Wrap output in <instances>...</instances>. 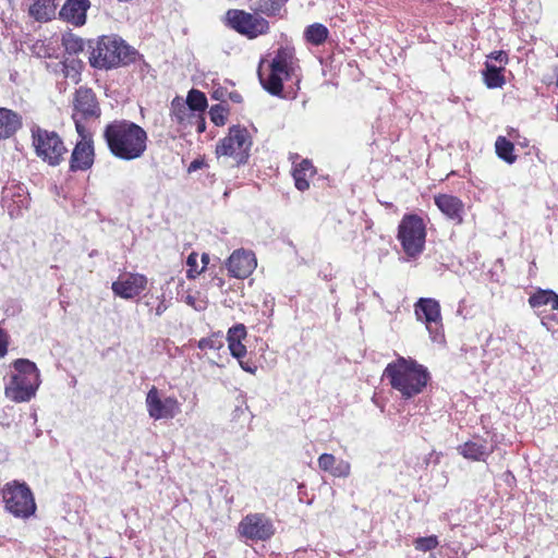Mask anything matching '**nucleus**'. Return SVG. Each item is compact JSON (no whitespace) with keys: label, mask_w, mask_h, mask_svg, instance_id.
I'll use <instances>...</instances> for the list:
<instances>
[{"label":"nucleus","mask_w":558,"mask_h":558,"mask_svg":"<svg viewBox=\"0 0 558 558\" xmlns=\"http://www.w3.org/2000/svg\"><path fill=\"white\" fill-rule=\"evenodd\" d=\"M104 138L109 151L121 160L138 159L147 149V132L130 120H113L108 123L104 129Z\"/></svg>","instance_id":"nucleus-1"},{"label":"nucleus","mask_w":558,"mask_h":558,"mask_svg":"<svg viewBox=\"0 0 558 558\" xmlns=\"http://www.w3.org/2000/svg\"><path fill=\"white\" fill-rule=\"evenodd\" d=\"M383 377L403 400H410L422 393L432 378L426 366L412 357L400 355L387 364Z\"/></svg>","instance_id":"nucleus-2"},{"label":"nucleus","mask_w":558,"mask_h":558,"mask_svg":"<svg viewBox=\"0 0 558 558\" xmlns=\"http://www.w3.org/2000/svg\"><path fill=\"white\" fill-rule=\"evenodd\" d=\"M89 64L95 69L110 70L134 63L136 49L117 35H104L88 41Z\"/></svg>","instance_id":"nucleus-3"},{"label":"nucleus","mask_w":558,"mask_h":558,"mask_svg":"<svg viewBox=\"0 0 558 558\" xmlns=\"http://www.w3.org/2000/svg\"><path fill=\"white\" fill-rule=\"evenodd\" d=\"M14 373L5 386V396L14 402H27L35 397L40 385V374L36 364L26 359L13 363Z\"/></svg>","instance_id":"nucleus-4"},{"label":"nucleus","mask_w":558,"mask_h":558,"mask_svg":"<svg viewBox=\"0 0 558 558\" xmlns=\"http://www.w3.org/2000/svg\"><path fill=\"white\" fill-rule=\"evenodd\" d=\"M294 52L291 48L281 47L265 70H258V77L263 87L271 95L279 96L282 92L283 80L289 78L294 71Z\"/></svg>","instance_id":"nucleus-5"},{"label":"nucleus","mask_w":558,"mask_h":558,"mask_svg":"<svg viewBox=\"0 0 558 558\" xmlns=\"http://www.w3.org/2000/svg\"><path fill=\"white\" fill-rule=\"evenodd\" d=\"M4 509L15 518L28 519L36 511V502L28 485L20 481H11L1 488Z\"/></svg>","instance_id":"nucleus-6"},{"label":"nucleus","mask_w":558,"mask_h":558,"mask_svg":"<svg viewBox=\"0 0 558 558\" xmlns=\"http://www.w3.org/2000/svg\"><path fill=\"white\" fill-rule=\"evenodd\" d=\"M397 239L409 258H416L425 248L426 225L415 214L404 215L398 227Z\"/></svg>","instance_id":"nucleus-7"},{"label":"nucleus","mask_w":558,"mask_h":558,"mask_svg":"<svg viewBox=\"0 0 558 558\" xmlns=\"http://www.w3.org/2000/svg\"><path fill=\"white\" fill-rule=\"evenodd\" d=\"M252 144L248 130L241 125H233L229 129L228 135L217 144L216 155L232 158L239 166L247 162Z\"/></svg>","instance_id":"nucleus-8"},{"label":"nucleus","mask_w":558,"mask_h":558,"mask_svg":"<svg viewBox=\"0 0 558 558\" xmlns=\"http://www.w3.org/2000/svg\"><path fill=\"white\" fill-rule=\"evenodd\" d=\"M226 25L247 39H255L267 35L270 31L269 22L258 12H246L239 9H230L225 15Z\"/></svg>","instance_id":"nucleus-9"},{"label":"nucleus","mask_w":558,"mask_h":558,"mask_svg":"<svg viewBox=\"0 0 558 558\" xmlns=\"http://www.w3.org/2000/svg\"><path fill=\"white\" fill-rule=\"evenodd\" d=\"M31 132L36 155L50 166H58L68 151L60 135L38 125H34Z\"/></svg>","instance_id":"nucleus-10"},{"label":"nucleus","mask_w":558,"mask_h":558,"mask_svg":"<svg viewBox=\"0 0 558 558\" xmlns=\"http://www.w3.org/2000/svg\"><path fill=\"white\" fill-rule=\"evenodd\" d=\"M417 320L423 322L433 341L444 340L440 304L435 299L421 298L414 304Z\"/></svg>","instance_id":"nucleus-11"},{"label":"nucleus","mask_w":558,"mask_h":558,"mask_svg":"<svg viewBox=\"0 0 558 558\" xmlns=\"http://www.w3.org/2000/svg\"><path fill=\"white\" fill-rule=\"evenodd\" d=\"M76 131L81 140L76 143L70 158V170L73 172L90 169L95 159L93 138L82 122L76 121Z\"/></svg>","instance_id":"nucleus-12"},{"label":"nucleus","mask_w":558,"mask_h":558,"mask_svg":"<svg viewBox=\"0 0 558 558\" xmlns=\"http://www.w3.org/2000/svg\"><path fill=\"white\" fill-rule=\"evenodd\" d=\"M238 532L248 541H267L275 534V526L265 514L250 513L239 523Z\"/></svg>","instance_id":"nucleus-13"},{"label":"nucleus","mask_w":558,"mask_h":558,"mask_svg":"<svg viewBox=\"0 0 558 558\" xmlns=\"http://www.w3.org/2000/svg\"><path fill=\"white\" fill-rule=\"evenodd\" d=\"M146 408L154 420L173 418L180 412V403L174 397L161 398L158 389L153 386L146 396Z\"/></svg>","instance_id":"nucleus-14"},{"label":"nucleus","mask_w":558,"mask_h":558,"mask_svg":"<svg viewBox=\"0 0 558 558\" xmlns=\"http://www.w3.org/2000/svg\"><path fill=\"white\" fill-rule=\"evenodd\" d=\"M147 287V278L142 274L126 272L112 282L114 295L130 300L138 296Z\"/></svg>","instance_id":"nucleus-15"},{"label":"nucleus","mask_w":558,"mask_h":558,"mask_svg":"<svg viewBox=\"0 0 558 558\" xmlns=\"http://www.w3.org/2000/svg\"><path fill=\"white\" fill-rule=\"evenodd\" d=\"M495 449L496 442L494 439L488 440L480 435L473 436L471 439L457 447L458 453L464 459L482 462H485Z\"/></svg>","instance_id":"nucleus-16"},{"label":"nucleus","mask_w":558,"mask_h":558,"mask_svg":"<svg viewBox=\"0 0 558 558\" xmlns=\"http://www.w3.org/2000/svg\"><path fill=\"white\" fill-rule=\"evenodd\" d=\"M100 108L94 92L90 88L81 87L76 90L74 97V121L98 118Z\"/></svg>","instance_id":"nucleus-17"},{"label":"nucleus","mask_w":558,"mask_h":558,"mask_svg":"<svg viewBox=\"0 0 558 558\" xmlns=\"http://www.w3.org/2000/svg\"><path fill=\"white\" fill-rule=\"evenodd\" d=\"M257 262L252 251L235 250L227 260V269L231 277L238 279L247 278L256 268Z\"/></svg>","instance_id":"nucleus-18"},{"label":"nucleus","mask_w":558,"mask_h":558,"mask_svg":"<svg viewBox=\"0 0 558 558\" xmlns=\"http://www.w3.org/2000/svg\"><path fill=\"white\" fill-rule=\"evenodd\" d=\"M2 202L11 216H19L21 210L28 206L29 195L23 184L12 182L3 187Z\"/></svg>","instance_id":"nucleus-19"},{"label":"nucleus","mask_w":558,"mask_h":558,"mask_svg":"<svg viewBox=\"0 0 558 558\" xmlns=\"http://www.w3.org/2000/svg\"><path fill=\"white\" fill-rule=\"evenodd\" d=\"M89 8V0H65L59 11V17L74 26H83Z\"/></svg>","instance_id":"nucleus-20"},{"label":"nucleus","mask_w":558,"mask_h":558,"mask_svg":"<svg viewBox=\"0 0 558 558\" xmlns=\"http://www.w3.org/2000/svg\"><path fill=\"white\" fill-rule=\"evenodd\" d=\"M434 202L447 218L456 223L463 221L464 204L459 197L450 194H438L434 197Z\"/></svg>","instance_id":"nucleus-21"},{"label":"nucleus","mask_w":558,"mask_h":558,"mask_svg":"<svg viewBox=\"0 0 558 558\" xmlns=\"http://www.w3.org/2000/svg\"><path fill=\"white\" fill-rule=\"evenodd\" d=\"M514 19L522 23L536 22L539 14L538 0H512Z\"/></svg>","instance_id":"nucleus-22"},{"label":"nucleus","mask_w":558,"mask_h":558,"mask_svg":"<svg viewBox=\"0 0 558 558\" xmlns=\"http://www.w3.org/2000/svg\"><path fill=\"white\" fill-rule=\"evenodd\" d=\"M529 304L539 316L544 313L545 306L558 311V294L553 290L538 289L530 295Z\"/></svg>","instance_id":"nucleus-23"},{"label":"nucleus","mask_w":558,"mask_h":558,"mask_svg":"<svg viewBox=\"0 0 558 558\" xmlns=\"http://www.w3.org/2000/svg\"><path fill=\"white\" fill-rule=\"evenodd\" d=\"M59 0H34L28 14L37 22H48L56 17Z\"/></svg>","instance_id":"nucleus-24"},{"label":"nucleus","mask_w":558,"mask_h":558,"mask_svg":"<svg viewBox=\"0 0 558 558\" xmlns=\"http://www.w3.org/2000/svg\"><path fill=\"white\" fill-rule=\"evenodd\" d=\"M22 126V118L19 113L0 108V140L11 137Z\"/></svg>","instance_id":"nucleus-25"},{"label":"nucleus","mask_w":558,"mask_h":558,"mask_svg":"<svg viewBox=\"0 0 558 558\" xmlns=\"http://www.w3.org/2000/svg\"><path fill=\"white\" fill-rule=\"evenodd\" d=\"M314 174L315 168L310 160L304 159L300 163L295 165L292 172L295 187L302 192L307 190L310 187L308 178Z\"/></svg>","instance_id":"nucleus-26"},{"label":"nucleus","mask_w":558,"mask_h":558,"mask_svg":"<svg viewBox=\"0 0 558 558\" xmlns=\"http://www.w3.org/2000/svg\"><path fill=\"white\" fill-rule=\"evenodd\" d=\"M504 68L496 66L489 61L485 62V69L483 71L484 82L489 88L501 87L505 84V77L502 75Z\"/></svg>","instance_id":"nucleus-27"},{"label":"nucleus","mask_w":558,"mask_h":558,"mask_svg":"<svg viewBox=\"0 0 558 558\" xmlns=\"http://www.w3.org/2000/svg\"><path fill=\"white\" fill-rule=\"evenodd\" d=\"M288 0H256L254 10L268 17L277 16Z\"/></svg>","instance_id":"nucleus-28"},{"label":"nucleus","mask_w":558,"mask_h":558,"mask_svg":"<svg viewBox=\"0 0 558 558\" xmlns=\"http://www.w3.org/2000/svg\"><path fill=\"white\" fill-rule=\"evenodd\" d=\"M328 28L320 23H314L307 26L304 32L306 40L314 46L324 44L328 38Z\"/></svg>","instance_id":"nucleus-29"},{"label":"nucleus","mask_w":558,"mask_h":558,"mask_svg":"<svg viewBox=\"0 0 558 558\" xmlns=\"http://www.w3.org/2000/svg\"><path fill=\"white\" fill-rule=\"evenodd\" d=\"M495 149L497 156L507 163L512 165L517 160V156L513 154L514 145L505 136L497 137Z\"/></svg>","instance_id":"nucleus-30"},{"label":"nucleus","mask_w":558,"mask_h":558,"mask_svg":"<svg viewBox=\"0 0 558 558\" xmlns=\"http://www.w3.org/2000/svg\"><path fill=\"white\" fill-rule=\"evenodd\" d=\"M62 46L68 53L76 54L84 50L85 43L81 37L66 33L62 36Z\"/></svg>","instance_id":"nucleus-31"},{"label":"nucleus","mask_w":558,"mask_h":558,"mask_svg":"<svg viewBox=\"0 0 558 558\" xmlns=\"http://www.w3.org/2000/svg\"><path fill=\"white\" fill-rule=\"evenodd\" d=\"M186 105L193 111H204L207 107L205 94L197 89H191L187 94Z\"/></svg>","instance_id":"nucleus-32"},{"label":"nucleus","mask_w":558,"mask_h":558,"mask_svg":"<svg viewBox=\"0 0 558 558\" xmlns=\"http://www.w3.org/2000/svg\"><path fill=\"white\" fill-rule=\"evenodd\" d=\"M82 63L76 60L70 62H63L62 73L66 78H71L73 83H78L81 75Z\"/></svg>","instance_id":"nucleus-33"},{"label":"nucleus","mask_w":558,"mask_h":558,"mask_svg":"<svg viewBox=\"0 0 558 558\" xmlns=\"http://www.w3.org/2000/svg\"><path fill=\"white\" fill-rule=\"evenodd\" d=\"M228 110L222 105H215L209 110L210 120L217 126H222L227 121Z\"/></svg>","instance_id":"nucleus-34"},{"label":"nucleus","mask_w":558,"mask_h":558,"mask_svg":"<svg viewBox=\"0 0 558 558\" xmlns=\"http://www.w3.org/2000/svg\"><path fill=\"white\" fill-rule=\"evenodd\" d=\"M197 259H198V255L195 252L191 253L187 256V259H186V266H187L186 277L189 279H195L199 274H202L205 270V266H203L202 268H198Z\"/></svg>","instance_id":"nucleus-35"},{"label":"nucleus","mask_w":558,"mask_h":558,"mask_svg":"<svg viewBox=\"0 0 558 558\" xmlns=\"http://www.w3.org/2000/svg\"><path fill=\"white\" fill-rule=\"evenodd\" d=\"M439 542L437 536H426V537H418L414 542V546L417 550L421 551H428L438 546Z\"/></svg>","instance_id":"nucleus-36"},{"label":"nucleus","mask_w":558,"mask_h":558,"mask_svg":"<svg viewBox=\"0 0 558 558\" xmlns=\"http://www.w3.org/2000/svg\"><path fill=\"white\" fill-rule=\"evenodd\" d=\"M246 337V328L243 324H236L228 330L227 341H242Z\"/></svg>","instance_id":"nucleus-37"},{"label":"nucleus","mask_w":558,"mask_h":558,"mask_svg":"<svg viewBox=\"0 0 558 558\" xmlns=\"http://www.w3.org/2000/svg\"><path fill=\"white\" fill-rule=\"evenodd\" d=\"M351 465L348 461L337 460L330 474L336 477H348L350 475Z\"/></svg>","instance_id":"nucleus-38"},{"label":"nucleus","mask_w":558,"mask_h":558,"mask_svg":"<svg viewBox=\"0 0 558 558\" xmlns=\"http://www.w3.org/2000/svg\"><path fill=\"white\" fill-rule=\"evenodd\" d=\"M336 462H337L336 457L333 454H330V453H323L318 458V466H319V469H322L325 472H329L330 473L331 470L333 469Z\"/></svg>","instance_id":"nucleus-39"},{"label":"nucleus","mask_w":558,"mask_h":558,"mask_svg":"<svg viewBox=\"0 0 558 558\" xmlns=\"http://www.w3.org/2000/svg\"><path fill=\"white\" fill-rule=\"evenodd\" d=\"M230 353L236 360L243 359L246 355V347L242 341L228 342Z\"/></svg>","instance_id":"nucleus-40"},{"label":"nucleus","mask_w":558,"mask_h":558,"mask_svg":"<svg viewBox=\"0 0 558 558\" xmlns=\"http://www.w3.org/2000/svg\"><path fill=\"white\" fill-rule=\"evenodd\" d=\"M222 343L217 340V339H214V338H202L199 341H198V348L201 350H216V349H219L221 348Z\"/></svg>","instance_id":"nucleus-41"},{"label":"nucleus","mask_w":558,"mask_h":558,"mask_svg":"<svg viewBox=\"0 0 558 558\" xmlns=\"http://www.w3.org/2000/svg\"><path fill=\"white\" fill-rule=\"evenodd\" d=\"M185 303L195 308L196 311H203L206 308V304L203 300H198L195 295H186Z\"/></svg>","instance_id":"nucleus-42"},{"label":"nucleus","mask_w":558,"mask_h":558,"mask_svg":"<svg viewBox=\"0 0 558 558\" xmlns=\"http://www.w3.org/2000/svg\"><path fill=\"white\" fill-rule=\"evenodd\" d=\"M238 361H239V364H240L241 368L244 372L250 373L252 375H254L256 373L257 366H256V364L252 360L240 359Z\"/></svg>","instance_id":"nucleus-43"},{"label":"nucleus","mask_w":558,"mask_h":558,"mask_svg":"<svg viewBox=\"0 0 558 558\" xmlns=\"http://www.w3.org/2000/svg\"><path fill=\"white\" fill-rule=\"evenodd\" d=\"M9 336L0 328V357H3L8 352Z\"/></svg>","instance_id":"nucleus-44"},{"label":"nucleus","mask_w":558,"mask_h":558,"mask_svg":"<svg viewBox=\"0 0 558 558\" xmlns=\"http://www.w3.org/2000/svg\"><path fill=\"white\" fill-rule=\"evenodd\" d=\"M489 59L497 61L500 64H506L508 62V56L505 51H494L488 56Z\"/></svg>","instance_id":"nucleus-45"},{"label":"nucleus","mask_w":558,"mask_h":558,"mask_svg":"<svg viewBox=\"0 0 558 558\" xmlns=\"http://www.w3.org/2000/svg\"><path fill=\"white\" fill-rule=\"evenodd\" d=\"M168 308V304L165 300V295H161L160 298H158V304L157 306L155 307V315L156 316H161Z\"/></svg>","instance_id":"nucleus-46"},{"label":"nucleus","mask_w":558,"mask_h":558,"mask_svg":"<svg viewBox=\"0 0 558 558\" xmlns=\"http://www.w3.org/2000/svg\"><path fill=\"white\" fill-rule=\"evenodd\" d=\"M203 166H204V161H203V160H201V159H195V160H193V161L190 163V166H189V168H187V171H189L190 173H191V172H194V171H196V170H198V169L203 168Z\"/></svg>","instance_id":"nucleus-47"},{"label":"nucleus","mask_w":558,"mask_h":558,"mask_svg":"<svg viewBox=\"0 0 558 558\" xmlns=\"http://www.w3.org/2000/svg\"><path fill=\"white\" fill-rule=\"evenodd\" d=\"M206 129L204 119L197 121V132L203 133Z\"/></svg>","instance_id":"nucleus-48"},{"label":"nucleus","mask_w":558,"mask_h":558,"mask_svg":"<svg viewBox=\"0 0 558 558\" xmlns=\"http://www.w3.org/2000/svg\"><path fill=\"white\" fill-rule=\"evenodd\" d=\"M202 263H203V266L206 267V265L209 263V256L208 254H203L202 255Z\"/></svg>","instance_id":"nucleus-49"},{"label":"nucleus","mask_w":558,"mask_h":558,"mask_svg":"<svg viewBox=\"0 0 558 558\" xmlns=\"http://www.w3.org/2000/svg\"><path fill=\"white\" fill-rule=\"evenodd\" d=\"M240 98H241V97H240V95H238V94L231 95V99H232L233 101H240Z\"/></svg>","instance_id":"nucleus-50"},{"label":"nucleus","mask_w":558,"mask_h":558,"mask_svg":"<svg viewBox=\"0 0 558 558\" xmlns=\"http://www.w3.org/2000/svg\"><path fill=\"white\" fill-rule=\"evenodd\" d=\"M547 318H549V316H543V317H542V323H543V325H547V323H546V319H547Z\"/></svg>","instance_id":"nucleus-51"},{"label":"nucleus","mask_w":558,"mask_h":558,"mask_svg":"<svg viewBox=\"0 0 558 558\" xmlns=\"http://www.w3.org/2000/svg\"><path fill=\"white\" fill-rule=\"evenodd\" d=\"M556 84H557V87H558V73H557V83Z\"/></svg>","instance_id":"nucleus-52"}]
</instances>
